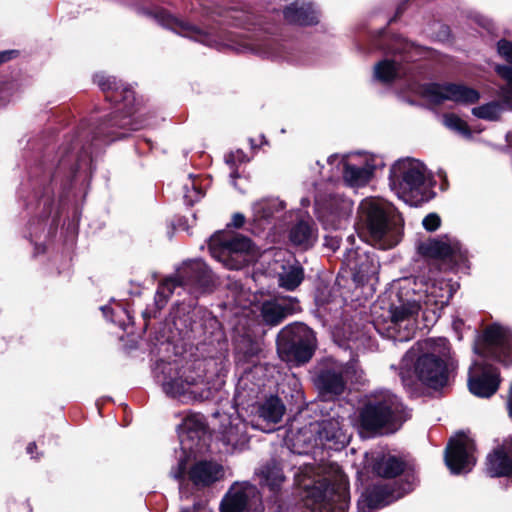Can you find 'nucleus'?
Segmentation results:
<instances>
[{
	"label": "nucleus",
	"instance_id": "864d4df0",
	"mask_svg": "<svg viewBox=\"0 0 512 512\" xmlns=\"http://www.w3.org/2000/svg\"><path fill=\"white\" fill-rule=\"evenodd\" d=\"M244 222H245V217L243 214H241V213L234 214V216L232 218V225L235 228H240L241 226H243Z\"/></svg>",
	"mask_w": 512,
	"mask_h": 512
},
{
	"label": "nucleus",
	"instance_id": "2f4dec72",
	"mask_svg": "<svg viewBox=\"0 0 512 512\" xmlns=\"http://www.w3.org/2000/svg\"><path fill=\"white\" fill-rule=\"evenodd\" d=\"M486 471L491 477L507 476L512 473V459L503 450H495L487 457Z\"/></svg>",
	"mask_w": 512,
	"mask_h": 512
},
{
	"label": "nucleus",
	"instance_id": "1a4fd4ad",
	"mask_svg": "<svg viewBox=\"0 0 512 512\" xmlns=\"http://www.w3.org/2000/svg\"><path fill=\"white\" fill-rule=\"evenodd\" d=\"M315 347V334L305 324L288 325L278 333V355L289 365L299 366L308 362L313 356Z\"/></svg>",
	"mask_w": 512,
	"mask_h": 512
},
{
	"label": "nucleus",
	"instance_id": "393cba45",
	"mask_svg": "<svg viewBox=\"0 0 512 512\" xmlns=\"http://www.w3.org/2000/svg\"><path fill=\"white\" fill-rule=\"evenodd\" d=\"M285 20L291 24L308 26L317 24L319 13L312 2L295 0L283 10Z\"/></svg>",
	"mask_w": 512,
	"mask_h": 512
},
{
	"label": "nucleus",
	"instance_id": "de8ad7c7",
	"mask_svg": "<svg viewBox=\"0 0 512 512\" xmlns=\"http://www.w3.org/2000/svg\"><path fill=\"white\" fill-rule=\"evenodd\" d=\"M501 379L498 372L492 367H485L482 369V377L475 379L469 377L467 384H500Z\"/></svg>",
	"mask_w": 512,
	"mask_h": 512
},
{
	"label": "nucleus",
	"instance_id": "8fccbe9b",
	"mask_svg": "<svg viewBox=\"0 0 512 512\" xmlns=\"http://www.w3.org/2000/svg\"><path fill=\"white\" fill-rule=\"evenodd\" d=\"M497 52L504 60L512 64V41L506 39L499 40L497 42Z\"/></svg>",
	"mask_w": 512,
	"mask_h": 512
},
{
	"label": "nucleus",
	"instance_id": "0e129e2a",
	"mask_svg": "<svg viewBox=\"0 0 512 512\" xmlns=\"http://www.w3.org/2000/svg\"><path fill=\"white\" fill-rule=\"evenodd\" d=\"M119 311L122 312V313L128 314V312L124 308H122V307L119 308ZM127 316L130 318L129 315H127Z\"/></svg>",
	"mask_w": 512,
	"mask_h": 512
},
{
	"label": "nucleus",
	"instance_id": "6ab92c4d",
	"mask_svg": "<svg viewBox=\"0 0 512 512\" xmlns=\"http://www.w3.org/2000/svg\"><path fill=\"white\" fill-rule=\"evenodd\" d=\"M267 274L276 277L279 287L287 291H294L304 280V269L300 263L284 260L281 252L268 262Z\"/></svg>",
	"mask_w": 512,
	"mask_h": 512
},
{
	"label": "nucleus",
	"instance_id": "423d86ee",
	"mask_svg": "<svg viewBox=\"0 0 512 512\" xmlns=\"http://www.w3.org/2000/svg\"><path fill=\"white\" fill-rule=\"evenodd\" d=\"M411 417V410L394 394H384L364 405L359 414L362 432L397 431Z\"/></svg>",
	"mask_w": 512,
	"mask_h": 512
},
{
	"label": "nucleus",
	"instance_id": "5fc2aeb1",
	"mask_svg": "<svg viewBox=\"0 0 512 512\" xmlns=\"http://www.w3.org/2000/svg\"><path fill=\"white\" fill-rule=\"evenodd\" d=\"M246 386H237L235 389L234 401L236 405H243L244 403L240 401V395L245 392Z\"/></svg>",
	"mask_w": 512,
	"mask_h": 512
},
{
	"label": "nucleus",
	"instance_id": "774afa93",
	"mask_svg": "<svg viewBox=\"0 0 512 512\" xmlns=\"http://www.w3.org/2000/svg\"><path fill=\"white\" fill-rule=\"evenodd\" d=\"M401 11H402V9H401V7H399V8L397 9V15H398V14H400V13H401Z\"/></svg>",
	"mask_w": 512,
	"mask_h": 512
},
{
	"label": "nucleus",
	"instance_id": "6e6552de",
	"mask_svg": "<svg viewBox=\"0 0 512 512\" xmlns=\"http://www.w3.org/2000/svg\"><path fill=\"white\" fill-rule=\"evenodd\" d=\"M209 250L214 259L230 270L242 269L258 256V250L248 237L225 232L210 238Z\"/></svg>",
	"mask_w": 512,
	"mask_h": 512
},
{
	"label": "nucleus",
	"instance_id": "c9c22d12",
	"mask_svg": "<svg viewBox=\"0 0 512 512\" xmlns=\"http://www.w3.org/2000/svg\"><path fill=\"white\" fill-rule=\"evenodd\" d=\"M352 202L349 199L341 197H333L328 204L331 214L337 218V223L333 224L334 228L342 225V221L346 220L352 212Z\"/></svg>",
	"mask_w": 512,
	"mask_h": 512
},
{
	"label": "nucleus",
	"instance_id": "473e14b6",
	"mask_svg": "<svg viewBox=\"0 0 512 512\" xmlns=\"http://www.w3.org/2000/svg\"><path fill=\"white\" fill-rule=\"evenodd\" d=\"M404 468V463L394 456H383L377 459L373 465V471L386 478H392L399 475Z\"/></svg>",
	"mask_w": 512,
	"mask_h": 512
},
{
	"label": "nucleus",
	"instance_id": "c756f323",
	"mask_svg": "<svg viewBox=\"0 0 512 512\" xmlns=\"http://www.w3.org/2000/svg\"><path fill=\"white\" fill-rule=\"evenodd\" d=\"M285 209V203L279 198H263L252 204L253 219L261 223L268 221Z\"/></svg>",
	"mask_w": 512,
	"mask_h": 512
},
{
	"label": "nucleus",
	"instance_id": "e433bc0d",
	"mask_svg": "<svg viewBox=\"0 0 512 512\" xmlns=\"http://www.w3.org/2000/svg\"><path fill=\"white\" fill-rule=\"evenodd\" d=\"M283 471L277 465H267L261 471V481L271 491H276L284 482Z\"/></svg>",
	"mask_w": 512,
	"mask_h": 512
},
{
	"label": "nucleus",
	"instance_id": "bb28decb",
	"mask_svg": "<svg viewBox=\"0 0 512 512\" xmlns=\"http://www.w3.org/2000/svg\"><path fill=\"white\" fill-rule=\"evenodd\" d=\"M295 303L287 299H275L263 302L261 316L268 325H278L294 310Z\"/></svg>",
	"mask_w": 512,
	"mask_h": 512
},
{
	"label": "nucleus",
	"instance_id": "aec40b11",
	"mask_svg": "<svg viewBox=\"0 0 512 512\" xmlns=\"http://www.w3.org/2000/svg\"><path fill=\"white\" fill-rule=\"evenodd\" d=\"M406 486L395 489L388 485H376L362 496L358 507L362 512H373L401 498L413 488L412 483H407Z\"/></svg>",
	"mask_w": 512,
	"mask_h": 512
},
{
	"label": "nucleus",
	"instance_id": "58836bf2",
	"mask_svg": "<svg viewBox=\"0 0 512 512\" xmlns=\"http://www.w3.org/2000/svg\"><path fill=\"white\" fill-rule=\"evenodd\" d=\"M504 110L503 105L498 101H492L472 109V114L483 120L496 121Z\"/></svg>",
	"mask_w": 512,
	"mask_h": 512
},
{
	"label": "nucleus",
	"instance_id": "e2e57ef3",
	"mask_svg": "<svg viewBox=\"0 0 512 512\" xmlns=\"http://www.w3.org/2000/svg\"><path fill=\"white\" fill-rule=\"evenodd\" d=\"M401 377H402V381H403L404 383H407V382L409 381V379H408V378H406V376H405V374H404V372H403V371L401 372Z\"/></svg>",
	"mask_w": 512,
	"mask_h": 512
},
{
	"label": "nucleus",
	"instance_id": "ea45409f",
	"mask_svg": "<svg viewBox=\"0 0 512 512\" xmlns=\"http://www.w3.org/2000/svg\"><path fill=\"white\" fill-rule=\"evenodd\" d=\"M496 73L506 82L505 85L499 87V96L503 102L510 104L512 101V67L508 65H496Z\"/></svg>",
	"mask_w": 512,
	"mask_h": 512
},
{
	"label": "nucleus",
	"instance_id": "a211bd4d",
	"mask_svg": "<svg viewBox=\"0 0 512 512\" xmlns=\"http://www.w3.org/2000/svg\"><path fill=\"white\" fill-rule=\"evenodd\" d=\"M317 384H361L365 381L364 372L356 361L342 365L333 361L319 367Z\"/></svg>",
	"mask_w": 512,
	"mask_h": 512
},
{
	"label": "nucleus",
	"instance_id": "f704fd0d",
	"mask_svg": "<svg viewBox=\"0 0 512 512\" xmlns=\"http://www.w3.org/2000/svg\"><path fill=\"white\" fill-rule=\"evenodd\" d=\"M177 287H181V285L175 275L167 277L159 283L154 296V305L157 310H161L166 306Z\"/></svg>",
	"mask_w": 512,
	"mask_h": 512
},
{
	"label": "nucleus",
	"instance_id": "a19ab883",
	"mask_svg": "<svg viewBox=\"0 0 512 512\" xmlns=\"http://www.w3.org/2000/svg\"><path fill=\"white\" fill-rule=\"evenodd\" d=\"M203 179L189 175L188 182L184 185L185 201L192 205L199 201L205 194L202 185Z\"/></svg>",
	"mask_w": 512,
	"mask_h": 512
},
{
	"label": "nucleus",
	"instance_id": "2eb2a0df",
	"mask_svg": "<svg viewBox=\"0 0 512 512\" xmlns=\"http://www.w3.org/2000/svg\"><path fill=\"white\" fill-rule=\"evenodd\" d=\"M213 428L219 440L232 449L242 448L248 443L247 424L236 411L231 414L215 412Z\"/></svg>",
	"mask_w": 512,
	"mask_h": 512
},
{
	"label": "nucleus",
	"instance_id": "412c9836",
	"mask_svg": "<svg viewBox=\"0 0 512 512\" xmlns=\"http://www.w3.org/2000/svg\"><path fill=\"white\" fill-rule=\"evenodd\" d=\"M414 374L421 384H446L449 380L446 361L429 353L417 358Z\"/></svg>",
	"mask_w": 512,
	"mask_h": 512
},
{
	"label": "nucleus",
	"instance_id": "9d476101",
	"mask_svg": "<svg viewBox=\"0 0 512 512\" xmlns=\"http://www.w3.org/2000/svg\"><path fill=\"white\" fill-rule=\"evenodd\" d=\"M327 163L342 171L344 183L351 188L366 186L375 171L385 166L381 156L361 152L333 154L327 158Z\"/></svg>",
	"mask_w": 512,
	"mask_h": 512
},
{
	"label": "nucleus",
	"instance_id": "13d9d810",
	"mask_svg": "<svg viewBox=\"0 0 512 512\" xmlns=\"http://www.w3.org/2000/svg\"><path fill=\"white\" fill-rule=\"evenodd\" d=\"M506 404H507L509 415L512 418V386H510V388H509Z\"/></svg>",
	"mask_w": 512,
	"mask_h": 512
},
{
	"label": "nucleus",
	"instance_id": "f257e3e1",
	"mask_svg": "<svg viewBox=\"0 0 512 512\" xmlns=\"http://www.w3.org/2000/svg\"><path fill=\"white\" fill-rule=\"evenodd\" d=\"M143 13L162 27L218 50L228 47L238 53H253L263 57H282L279 44L262 32H244L227 42L218 41L197 26L179 19L163 8L146 9Z\"/></svg>",
	"mask_w": 512,
	"mask_h": 512
},
{
	"label": "nucleus",
	"instance_id": "4c0bfd02",
	"mask_svg": "<svg viewBox=\"0 0 512 512\" xmlns=\"http://www.w3.org/2000/svg\"><path fill=\"white\" fill-rule=\"evenodd\" d=\"M349 265L351 267V270H353L354 272V276L361 281L368 280L372 276H374L378 268V265L377 263H375L374 259L370 258L367 255L364 256L363 261H361L360 263H353L349 261Z\"/></svg>",
	"mask_w": 512,
	"mask_h": 512
},
{
	"label": "nucleus",
	"instance_id": "37998d69",
	"mask_svg": "<svg viewBox=\"0 0 512 512\" xmlns=\"http://www.w3.org/2000/svg\"><path fill=\"white\" fill-rule=\"evenodd\" d=\"M443 124L451 131L461 135L466 139H470L472 137V133L468 124L459 116L453 113H448L443 116Z\"/></svg>",
	"mask_w": 512,
	"mask_h": 512
},
{
	"label": "nucleus",
	"instance_id": "9b49d317",
	"mask_svg": "<svg viewBox=\"0 0 512 512\" xmlns=\"http://www.w3.org/2000/svg\"><path fill=\"white\" fill-rule=\"evenodd\" d=\"M188 460L185 454L181 455L178 462L170 470V475L181 485L184 481H190L197 488H204L224 478V467L215 461L201 460L194 463L187 470Z\"/></svg>",
	"mask_w": 512,
	"mask_h": 512
},
{
	"label": "nucleus",
	"instance_id": "a878e982",
	"mask_svg": "<svg viewBox=\"0 0 512 512\" xmlns=\"http://www.w3.org/2000/svg\"><path fill=\"white\" fill-rule=\"evenodd\" d=\"M422 354L429 353L433 357H437L446 361L450 354L449 342L446 338H429L423 341L417 342L416 346L412 347L405 355L403 359V366L407 365L408 362H412L416 357L417 353Z\"/></svg>",
	"mask_w": 512,
	"mask_h": 512
},
{
	"label": "nucleus",
	"instance_id": "680f3d73",
	"mask_svg": "<svg viewBox=\"0 0 512 512\" xmlns=\"http://www.w3.org/2000/svg\"><path fill=\"white\" fill-rule=\"evenodd\" d=\"M511 138H512V132H508V133L506 134V140H507V142L511 143V141H512V140H511Z\"/></svg>",
	"mask_w": 512,
	"mask_h": 512
},
{
	"label": "nucleus",
	"instance_id": "4d7b16f0",
	"mask_svg": "<svg viewBox=\"0 0 512 512\" xmlns=\"http://www.w3.org/2000/svg\"><path fill=\"white\" fill-rule=\"evenodd\" d=\"M101 310L107 319H110V321L112 322H116V320L112 316L110 317V314L112 315L114 312L109 306H102Z\"/></svg>",
	"mask_w": 512,
	"mask_h": 512
},
{
	"label": "nucleus",
	"instance_id": "39448f33",
	"mask_svg": "<svg viewBox=\"0 0 512 512\" xmlns=\"http://www.w3.org/2000/svg\"><path fill=\"white\" fill-rule=\"evenodd\" d=\"M312 468L305 467L295 474L301 497L311 512H347L349 495L342 481L330 483L326 478L314 480Z\"/></svg>",
	"mask_w": 512,
	"mask_h": 512
},
{
	"label": "nucleus",
	"instance_id": "603ef678",
	"mask_svg": "<svg viewBox=\"0 0 512 512\" xmlns=\"http://www.w3.org/2000/svg\"><path fill=\"white\" fill-rule=\"evenodd\" d=\"M399 45H401V49H395L393 50V53L396 54V53H399V54H402L404 53L405 55L403 56V59L405 61H411V60H414L413 57L411 55H409V51L411 49V45L407 42H400Z\"/></svg>",
	"mask_w": 512,
	"mask_h": 512
},
{
	"label": "nucleus",
	"instance_id": "7ed1b4c3",
	"mask_svg": "<svg viewBox=\"0 0 512 512\" xmlns=\"http://www.w3.org/2000/svg\"><path fill=\"white\" fill-rule=\"evenodd\" d=\"M94 82L106 93L107 100L116 103L122 102V107H119L109 120L96 127L93 131L92 142L101 140L109 143L125 137L128 130H138L143 127L132 117L136 110L133 108L135 95L130 86L124 85L115 77L104 73L95 74Z\"/></svg>",
	"mask_w": 512,
	"mask_h": 512
},
{
	"label": "nucleus",
	"instance_id": "bf43d9fd",
	"mask_svg": "<svg viewBox=\"0 0 512 512\" xmlns=\"http://www.w3.org/2000/svg\"><path fill=\"white\" fill-rule=\"evenodd\" d=\"M34 449H36V444L35 443H30L28 446H27V453L32 455L33 454V451Z\"/></svg>",
	"mask_w": 512,
	"mask_h": 512
},
{
	"label": "nucleus",
	"instance_id": "4468645a",
	"mask_svg": "<svg viewBox=\"0 0 512 512\" xmlns=\"http://www.w3.org/2000/svg\"><path fill=\"white\" fill-rule=\"evenodd\" d=\"M423 98L433 105H439L446 100L459 104H473L480 99V93L468 86L454 83H429L420 91Z\"/></svg>",
	"mask_w": 512,
	"mask_h": 512
},
{
	"label": "nucleus",
	"instance_id": "79ce46f5",
	"mask_svg": "<svg viewBox=\"0 0 512 512\" xmlns=\"http://www.w3.org/2000/svg\"><path fill=\"white\" fill-rule=\"evenodd\" d=\"M320 436L327 441H335L341 444H344L347 440L345 433L335 420L324 421L322 423Z\"/></svg>",
	"mask_w": 512,
	"mask_h": 512
},
{
	"label": "nucleus",
	"instance_id": "b1692460",
	"mask_svg": "<svg viewBox=\"0 0 512 512\" xmlns=\"http://www.w3.org/2000/svg\"><path fill=\"white\" fill-rule=\"evenodd\" d=\"M206 433L205 419L201 414L187 415L178 427V434L183 454L185 450H192L194 443L198 442Z\"/></svg>",
	"mask_w": 512,
	"mask_h": 512
},
{
	"label": "nucleus",
	"instance_id": "09e8293b",
	"mask_svg": "<svg viewBox=\"0 0 512 512\" xmlns=\"http://www.w3.org/2000/svg\"><path fill=\"white\" fill-rule=\"evenodd\" d=\"M498 386H468L472 395L478 398H490L497 392Z\"/></svg>",
	"mask_w": 512,
	"mask_h": 512
},
{
	"label": "nucleus",
	"instance_id": "052dcab7",
	"mask_svg": "<svg viewBox=\"0 0 512 512\" xmlns=\"http://www.w3.org/2000/svg\"><path fill=\"white\" fill-rule=\"evenodd\" d=\"M165 367H166V363L161 361V362L157 363L156 370L164 371Z\"/></svg>",
	"mask_w": 512,
	"mask_h": 512
},
{
	"label": "nucleus",
	"instance_id": "f03ea898",
	"mask_svg": "<svg viewBox=\"0 0 512 512\" xmlns=\"http://www.w3.org/2000/svg\"><path fill=\"white\" fill-rule=\"evenodd\" d=\"M416 281L405 279L400 284L399 290L389 308L391 323L389 329L397 334L395 338L399 341H408L416 331L417 316L422 308L426 306L447 304L450 298L449 290L447 295L442 293L443 288L436 283L426 285L425 291H416Z\"/></svg>",
	"mask_w": 512,
	"mask_h": 512
},
{
	"label": "nucleus",
	"instance_id": "7c9ffc66",
	"mask_svg": "<svg viewBox=\"0 0 512 512\" xmlns=\"http://www.w3.org/2000/svg\"><path fill=\"white\" fill-rule=\"evenodd\" d=\"M285 413V406L277 396H270L257 408V414L267 424H277Z\"/></svg>",
	"mask_w": 512,
	"mask_h": 512
},
{
	"label": "nucleus",
	"instance_id": "dca6fc26",
	"mask_svg": "<svg viewBox=\"0 0 512 512\" xmlns=\"http://www.w3.org/2000/svg\"><path fill=\"white\" fill-rule=\"evenodd\" d=\"M175 276L181 287L196 297L213 285L211 271L201 259L184 261L177 268Z\"/></svg>",
	"mask_w": 512,
	"mask_h": 512
},
{
	"label": "nucleus",
	"instance_id": "ddd939ff",
	"mask_svg": "<svg viewBox=\"0 0 512 512\" xmlns=\"http://www.w3.org/2000/svg\"><path fill=\"white\" fill-rule=\"evenodd\" d=\"M221 512H263L258 489L249 483L233 484L220 504Z\"/></svg>",
	"mask_w": 512,
	"mask_h": 512
},
{
	"label": "nucleus",
	"instance_id": "c85d7f7f",
	"mask_svg": "<svg viewBox=\"0 0 512 512\" xmlns=\"http://www.w3.org/2000/svg\"><path fill=\"white\" fill-rule=\"evenodd\" d=\"M406 74V69L394 55L393 59H383L374 66V78L382 83H390Z\"/></svg>",
	"mask_w": 512,
	"mask_h": 512
},
{
	"label": "nucleus",
	"instance_id": "0eeeda50",
	"mask_svg": "<svg viewBox=\"0 0 512 512\" xmlns=\"http://www.w3.org/2000/svg\"><path fill=\"white\" fill-rule=\"evenodd\" d=\"M431 175L425 164L415 158H401L390 167L388 176L391 191L408 204L423 199Z\"/></svg>",
	"mask_w": 512,
	"mask_h": 512
},
{
	"label": "nucleus",
	"instance_id": "4be33fe9",
	"mask_svg": "<svg viewBox=\"0 0 512 512\" xmlns=\"http://www.w3.org/2000/svg\"><path fill=\"white\" fill-rule=\"evenodd\" d=\"M485 342L495 350H498L497 358L504 364L512 361V331L499 324L488 326L484 330Z\"/></svg>",
	"mask_w": 512,
	"mask_h": 512
},
{
	"label": "nucleus",
	"instance_id": "3c124183",
	"mask_svg": "<svg viewBox=\"0 0 512 512\" xmlns=\"http://www.w3.org/2000/svg\"><path fill=\"white\" fill-rule=\"evenodd\" d=\"M441 219L436 213H430L424 217L422 224L427 231H435L440 226Z\"/></svg>",
	"mask_w": 512,
	"mask_h": 512
},
{
	"label": "nucleus",
	"instance_id": "6e6d98bb",
	"mask_svg": "<svg viewBox=\"0 0 512 512\" xmlns=\"http://www.w3.org/2000/svg\"><path fill=\"white\" fill-rule=\"evenodd\" d=\"M15 53L14 50H7L0 52V64L10 60Z\"/></svg>",
	"mask_w": 512,
	"mask_h": 512
},
{
	"label": "nucleus",
	"instance_id": "a18cd8bd",
	"mask_svg": "<svg viewBox=\"0 0 512 512\" xmlns=\"http://www.w3.org/2000/svg\"><path fill=\"white\" fill-rule=\"evenodd\" d=\"M407 393L412 398H435L443 394L445 386H407Z\"/></svg>",
	"mask_w": 512,
	"mask_h": 512
},
{
	"label": "nucleus",
	"instance_id": "cd10ccee",
	"mask_svg": "<svg viewBox=\"0 0 512 512\" xmlns=\"http://www.w3.org/2000/svg\"><path fill=\"white\" fill-rule=\"evenodd\" d=\"M289 239L293 245L302 250L311 248L317 240L314 224L309 220L297 222L290 229Z\"/></svg>",
	"mask_w": 512,
	"mask_h": 512
},
{
	"label": "nucleus",
	"instance_id": "338daca9",
	"mask_svg": "<svg viewBox=\"0 0 512 512\" xmlns=\"http://www.w3.org/2000/svg\"><path fill=\"white\" fill-rule=\"evenodd\" d=\"M201 512H212V511L210 509L204 507V508H202Z\"/></svg>",
	"mask_w": 512,
	"mask_h": 512
},
{
	"label": "nucleus",
	"instance_id": "5701e85b",
	"mask_svg": "<svg viewBox=\"0 0 512 512\" xmlns=\"http://www.w3.org/2000/svg\"><path fill=\"white\" fill-rule=\"evenodd\" d=\"M164 394L180 404H194L209 400L217 390L216 386H162Z\"/></svg>",
	"mask_w": 512,
	"mask_h": 512
},
{
	"label": "nucleus",
	"instance_id": "20e7f679",
	"mask_svg": "<svg viewBox=\"0 0 512 512\" xmlns=\"http://www.w3.org/2000/svg\"><path fill=\"white\" fill-rule=\"evenodd\" d=\"M361 233L371 245L387 250L396 246L402 234V219L393 204L380 197H367L358 207Z\"/></svg>",
	"mask_w": 512,
	"mask_h": 512
},
{
	"label": "nucleus",
	"instance_id": "69168bd1",
	"mask_svg": "<svg viewBox=\"0 0 512 512\" xmlns=\"http://www.w3.org/2000/svg\"><path fill=\"white\" fill-rule=\"evenodd\" d=\"M250 144L252 147H256L257 144L255 143V141L253 139H250Z\"/></svg>",
	"mask_w": 512,
	"mask_h": 512
},
{
	"label": "nucleus",
	"instance_id": "f8f14e48",
	"mask_svg": "<svg viewBox=\"0 0 512 512\" xmlns=\"http://www.w3.org/2000/svg\"><path fill=\"white\" fill-rule=\"evenodd\" d=\"M444 459L452 474L468 473L476 463L474 440L465 432L456 433L447 445Z\"/></svg>",
	"mask_w": 512,
	"mask_h": 512
},
{
	"label": "nucleus",
	"instance_id": "72a5a7b5",
	"mask_svg": "<svg viewBox=\"0 0 512 512\" xmlns=\"http://www.w3.org/2000/svg\"><path fill=\"white\" fill-rule=\"evenodd\" d=\"M75 149L76 147H73V150ZM89 149L90 148L82 147L81 152L71 151L66 153L61 157L59 161V168L65 169L66 167L69 166L73 172L82 169L83 166L88 165L91 161Z\"/></svg>",
	"mask_w": 512,
	"mask_h": 512
},
{
	"label": "nucleus",
	"instance_id": "f3484780",
	"mask_svg": "<svg viewBox=\"0 0 512 512\" xmlns=\"http://www.w3.org/2000/svg\"><path fill=\"white\" fill-rule=\"evenodd\" d=\"M420 251L425 256L442 260L453 267H466L468 261L467 251L461 243L448 236L422 243Z\"/></svg>",
	"mask_w": 512,
	"mask_h": 512
},
{
	"label": "nucleus",
	"instance_id": "49530a36",
	"mask_svg": "<svg viewBox=\"0 0 512 512\" xmlns=\"http://www.w3.org/2000/svg\"><path fill=\"white\" fill-rule=\"evenodd\" d=\"M261 343L259 340L251 339L249 336L242 337L237 342L236 350L246 358H251L259 354L261 351Z\"/></svg>",
	"mask_w": 512,
	"mask_h": 512
},
{
	"label": "nucleus",
	"instance_id": "c03bdc74",
	"mask_svg": "<svg viewBox=\"0 0 512 512\" xmlns=\"http://www.w3.org/2000/svg\"><path fill=\"white\" fill-rule=\"evenodd\" d=\"M249 161V158L242 150L232 151L225 156V163L229 166L230 178L232 180V184L236 187L235 179L239 177L238 174V164H243Z\"/></svg>",
	"mask_w": 512,
	"mask_h": 512
}]
</instances>
